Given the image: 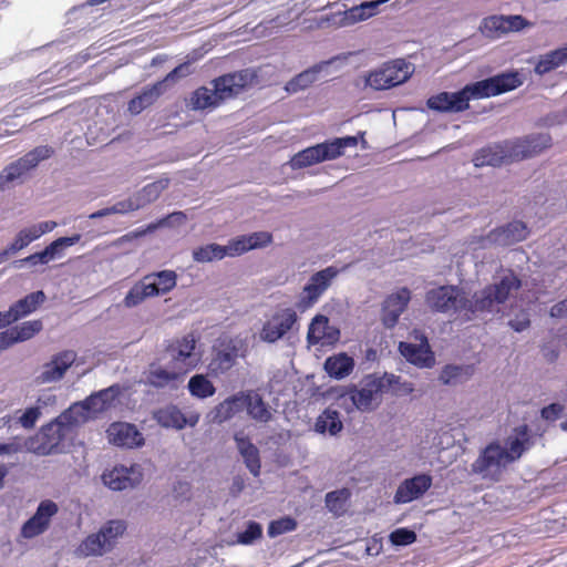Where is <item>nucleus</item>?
Here are the masks:
<instances>
[{"instance_id":"1","label":"nucleus","mask_w":567,"mask_h":567,"mask_svg":"<svg viewBox=\"0 0 567 567\" xmlns=\"http://www.w3.org/2000/svg\"><path fill=\"white\" fill-rule=\"evenodd\" d=\"M519 287L518 278L514 272L508 271L499 282L484 288L472 297L456 286H441L426 293V302L436 311L451 313L467 321L486 312L498 311V306Z\"/></svg>"},{"instance_id":"2","label":"nucleus","mask_w":567,"mask_h":567,"mask_svg":"<svg viewBox=\"0 0 567 567\" xmlns=\"http://www.w3.org/2000/svg\"><path fill=\"white\" fill-rule=\"evenodd\" d=\"M528 449V427L519 425L503 441L496 440L489 443L472 464V471L483 478L497 481Z\"/></svg>"},{"instance_id":"3","label":"nucleus","mask_w":567,"mask_h":567,"mask_svg":"<svg viewBox=\"0 0 567 567\" xmlns=\"http://www.w3.org/2000/svg\"><path fill=\"white\" fill-rule=\"evenodd\" d=\"M399 381L394 374L385 373L383 377L367 375L358 385L351 386L339 399L349 400L353 408L361 412H371L379 408L383 393L389 385Z\"/></svg>"},{"instance_id":"4","label":"nucleus","mask_w":567,"mask_h":567,"mask_svg":"<svg viewBox=\"0 0 567 567\" xmlns=\"http://www.w3.org/2000/svg\"><path fill=\"white\" fill-rule=\"evenodd\" d=\"M176 284L177 275L173 270L148 274L132 286L123 299V305L125 308H135L148 298L168 293Z\"/></svg>"},{"instance_id":"5","label":"nucleus","mask_w":567,"mask_h":567,"mask_svg":"<svg viewBox=\"0 0 567 567\" xmlns=\"http://www.w3.org/2000/svg\"><path fill=\"white\" fill-rule=\"evenodd\" d=\"M125 530V522L121 519L109 520L99 532L87 535L75 548L74 554L83 558L103 556L115 547Z\"/></svg>"},{"instance_id":"6","label":"nucleus","mask_w":567,"mask_h":567,"mask_svg":"<svg viewBox=\"0 0 567 567\" xmlns=\"http://www.w3.org/2000/svg\"><path fill=\"white\" fill-rule=\"evenodd\" d=\"M74 436L71 426L59 416L51 423L42 426L37 434L32 450L39 455L61 453L70 445Z\"/></svg>"},{"instance_id":"7","label":"nucleus","mask_w":567,"mask_h":567,"mask_svg":"<svg viewBox=\"0 0 567 567\" xmlns=\"http://www.w3.org/2000/svg\"><path fill=\"white\" fill-rule=\"evenodd\" d=\"M413 72V64L402 59L393 60L364 75V85L373 90H388L408 81Z\"/></svg>"},{"instance_id":"8","label":"nucleus","mask_w":567,"mask_h":567,"mask_svg":"<svg viewBox=\"0 0 567 567\" xmlns=\"http://www.w3.org/2000/svg\"><path fill=\"white\" fill-rule=\"evenodd\" d=\"M166 355L169 367L182 372L183 375L195 369L202 360V353L197 349V340L192 333L169 344Z\"/></svg>"},{"instance_id":"9","label":"nucleus","mask_w":567,"mask_h":567,"mask_svg":"<svg viewBox=\"0 0 567 567\" xmlns=\"http://www.w3.org/2000/svg\"><path fill=\"white\" fill-rule=\"evenodd\" d=\"M340 274V269L336 266H329L322 270L315 272L302 288L301 293L296 302V307L300 311H306L313 307L321 296L329 289L333 280Z\"/></svg>"},{"instance_id":"10","label":"nucleus","mask_w":567,"mask_h":567,"mask_svg":"<svg viewBox=\"0 0 567 567\" xmlns=\"http://www.w3.org/2000/svg\"><path fill=\"white\" fill-rule=\"evenodd\" d=\"M524 82L518 71L502 73L486 80L472 83L474 99H486L513 91Z\"/></svg>"},{"instance_id":"11","label":"nucleus","mask_w":567,"mask_h":567,"mask_svg":"<svg viewBox=\"0 0 567 567\" xmlns=\"http://www.w3.org/2000/svg\"><path fill=\"white\" fill-rule=\"evenodd\" d=\"M508 162L535 156L551 145L548 134H533L503 143Z\"/></svg>"},{"instance_id":"12","label":"nucleus","mask_w":567,"mask_h":567,"mask_svg":"<svg viewBox=\"0 0 567 567\" xmlns=\"http://www.w3.org/2000/svg\"><path fill=\"white\" fill-rule=\"evenodd\" d=\"M200 419L195 410L183 411L175 404H167L154 412V420L165 429L182 431L185 427H195Z\"/></svg>"},{"instance_id":"13","label":"nucleus","mask_w":567,"mask_h":567,"mask_svg":"<svg viewBox=\"0 0 567 567\" xmlns=\"http://www.w3.org/2000/svg\"><path fill=\"white\" fill-rule=\"evenodd\" d=\"M52 151L47 146L38 147L14 163H11L0 173V187L20 179L28 171L35 167L41 161L50 157Z\"/></svg>"},{"instance_id":"14","label":"nucleus","mask_w":567,"mask_h":567,"mask_svg":"<svg viewBox=\"0 0 567 567\" xmlns=\"http://www.w3.org/2000/svg\"><path fill=\"white\" fill-rule=\"evenodd\" d=\"M297 312L291 308L277 310L262 326L260 340L274 343L284 338L297 323Z\"/></svg>"},{"instance_id":"15","label":"nucleus","mask_w":567,"mask_h":567,"mask_svg":"<svg viewBox=\"0 0 567 567\" xmlns=\"http://www.w3.org/2000/svg\"><path fill=\"white\" fill-rule=\"evenodd\" d=\"M388 1L389 0H375L362 2L361 4L354 6L348 10L332 13L324 20L336 28L350 27L378 14L379 7Z\"/></svg>"},{"instance_id":"16","label":"nucleus","mask_w":567,"mask_h":567,"mask_svg":"<svg viewBox=\"0 0 567 567\" xmlns=\"http://www.w3.org/2000/svg\"><path fill=\"white\" fill-rule=\"evenodd\" d=\"M474 99L472 84L458 92H441L427 100V106L439 112L457 113L468 109V102Z\"/></svg>"},{"instance_id":"17","label":"nucleus","mask_w":567,"mask_h":567,"mask_svg":"<svg viewBox=\"0 0 567 567\" xmlns=\"http://www.w3.org/2000/svg\"><path fill=\"white\" fill-rule=\"evenodd\" d=\"M59 506L51 499H43L35 513L22 525L21 536L27 539L34 538L47 532L52 518L58 514Z\"/></svg>"},{"instance_id":"18","label":"nucleus","mask_w":567,"mask_h":567,"mask_svg":"<svg viewBox=\"0 0 567 567\" xmlns=\"http://www.w3.org/2000/svg\"><path fill=\"white\" fill-rule=\"evenodd\" d=\"M529 25L530 22L518 14L491 16L482 21L480 29L485 37L499 39L509 32H518Z\"/></svg>"},{"instance_id":"19","label":"nucleus","mask_w":567,"mask_h":567,"mask_svg":"<svg viewBox=\"0 0 567 567\" xmlns=\"http://www.w3.org/2000/svg\"><path fill=\"white\" fill-rule=\"evenodd\" d=\"M143 480L142 467L137 464L130 466L116 465L102 474V482L113 491H123L138 485Z\"/></svg>"},{"instance_id":"20","label":"nucleus","mask_w":567,"mask_h":567,"mask_svg":"<svg viewBox=\"0 0 567 567\" xmlns=\"http://www.w3.org/2000/svg\"><path fill=\"white\" fill-rule=\"evenodd\" d=\"M433 478L430 474L421 473L405 478L398 486L394 494V503L406 504L421 498L432 486Z\"/></svg>"},{"instance_id":"21","label":"nucleus","mask_w":567,"mask_h":567,"mask_svg":"<svg viewBox=\"0 0 567 567\" xmlns=\"http://www.w3.org/2000/svg\"><path fill=\"white\" fill-rule=\"evenodd\" d=\"M110 444L118 447L134 449L144 444V436L138 429L127 422H114L106 429Z\"/></svg>"},{"instance_id":"22","label":"nucleus","mask_w":567,"mask_h":567,"mask_svg":"<svg viewBox=\"0 0 567 567\" xmlns=\"http://www.w3.org/2000/svg\"><path fill=\"white\" fill-rule=\"evenodd\" d=\"M413 342H400L399 350L401 354L411 363L419 368H431L435 363V358L431 351L427 339L422 333L415 334Z\"/></svg>"},{"instance_id":"23","label":"nucleus","mask_w":567,"mask_h":567,"mask_svg":"<svg viewBox=\"0 0 567 567\" xmlns=\"http://www.w3.org/2000/svg\"><path fill=\"white\" fill-rule=\"evenodd\" d=\"M76 353L72 350L62 351L52 357V359L42 365L37 381L40 384L53 383L60 381L66 370L75 362Z\"/></svg>"},{"instance_id":"24","label":"nucleus","mask_w":567,"mask_h":567,"mask_svg":"<svg viewBox=\"0 0 567 567\" xmlns=\"http://www.w3.org/2000/svg\"><path fill=\"white\" fill-rule=\"evenodd\" d=\"M254 79L255 74L252 71L243 70L215 80L214 87L221 102L239 94L246 86L254 82Z\"/></svg>"},{"instance_id":"25","label":"nucleus","mask_w":567,"mask_h":567,"mask_svg":"<svg viewBox=\"0 0 567 567\" xmlns=\"http://www.w3.org/2000/svg\"><path fill=\"white\" fill-rule=\"evenodd\" d=\"M528 235L527 227L522 221H513L506 227L492 231L487 237L482 238L477 244L482 248L492 245L509 246L524 240Z\"/></svg>"},{"instance_id":"26","label":"nucleus","mask_w":567,"mask_h":567,"mask_svg":"<svg viewBox=\"0 0 567 567\" xmlns=\"http://www.w3.org/2000/svg\"><path fill=\"white\" fill-rule=\"evenodd\" d=\"M185 375L174 368L166 365L151 364L148 370L145 372V381L150 385L158 389L176 390L183 384Z\"/></svg>"},{"instance_id":"27","label":"nucleus","mask_w":567,"mask_h":567,"mask_svg":"<svg viewBox=\"0 0 567 567\" xmlns=\"http://www.w3.org/2000/svg\"><path fill=\"white\" fill-rule=\"evenodd\" d=\"M410 299L411 291L408 288H400L385 298L382 305L381 320L386 328H393L398 323Z\"/></svg>"},{"instance_id":"28","label":"nucleus","mask_w":567,"mask_h":567,"mask_svg":"<svg viewBox=\"0 0 567 567\" xmlns=\"http://www.w3.org/2000/svg\"><path fill=\"white\" fill-rule=\"evenodd\" d=\"M339 338V329L330 324L328 317L317 315L311 320L307 333V340L310 344L330 346L334 344Z\"/></svg>"},{"instance_id":"29","label":"nucleus","mask_w":567,"mask_h":567,"mask_svg":"<svg viewBox=\"0 0 567 567\" xmlns=\"http://www.w3.org/2000/svg\"><path fill=\"white\" fill-rule=\"evenodd\" d=\"M245 410V391H239L217 404L208 414L214 423H224Z\"/></svg>"},{"instance_id":"30","label":"nucleus","mask_w":567,"mask_h":567,"mask_svg":"<svg viewBox=\"0 0 567 567\" xmlns=\"http://www.w3.org/2000/svg\"><path fill=\"white\" fill-rule=\"evenodd\" d=\"M58 224L53 220L40 221L21 228L11 243V250L20 251L44 234L52 231Z\"/></svg>"},{"instance_id":"31","label":"nucleus","mask_w":567,"mask_h":567,"mask_svg":"<svg viewBox=\"0 0 567 567\" xmlns=\"http://www.w3.org/2000/svg\"><path fill=\"white\" fill-rule=\"evenodd\" d=\"M360 141L362 142L363 148H365L363 133H360L358 136L337 137L320 143L323 161H333L341 157L344 155L347 148L357 147Z\"/></svg>"},{"instance_id":"32","label":"nucleus","mask_w":567,"mask_h":567,"mask_svg":"<svg viewBox=\"0 0 567 567\" xmlns=\"http://www.w3.org/2000/svg\"><path fill=\"white\" fill-rule=\"evenodd\" d=\"M245 410L252 420L267 423L272 417V412L262 396L252 390L245 391Z\"/></svg>"},{"instance_id":"33","label":"nucleus","mask_w":567,"mask_h":567,"mask_svg":"<svg viewBox=\"0 0 567 567\" xmlns=\"http://www.w3.org/2000/svg\"><path fill=\"white\" fill-rule=\"evenodd\" d=\"M354 359L346 352L330 355L324 361V371L330 378L342 380L349 377L354 369Z\"/></svg>"},{"instance_id":"34","label":"nucleus","mask_w":567,"mask_h":567,"mask_svg":"<svg viewBox=\"0 0 567 567\" xmlns=\"http://www.w3.org/2000/svg\"><path fill=\"white\" fill-rule=\"evenodd\" d=\"M118 394L120 388L116 385H112L107 389L101 390L100 392L92 394L86 400H84L93 419L96 417L97 414L112 408Z\"/></svg>"},{"instance_id":"35","label":"nucleus","mask_w":567,"mask_h":567,"mask_svg":"<svg viewBox=\"0 0 567 567\" xmlns=\"http://www.w3.org/2000/svg\"><path fill=\"white\" fill-rule=\"evenodd\" d=\"M166 92L164 82H156L143 90V92L132 99L128 103V111L132 114H140L143 110L154 104L157 99Z\"/></svg>"},{"instance_id":"36","label":"nucleus","mask_w":567,"mask_h":567,"mask_svg":"<svg viewBox=\"0 0 567 567\" xmlns=\"http://www.w3.org/2000/svg\"><path fill=\"white\" fill-rule=\"evenodd\" d=\"M334 61H324L321 62L303 72L298 74L291 81H289L286 85V90L289 93H296L299 90H303L311 85L318 79V74L324 70H327Z\"/></svg>"},{"instance_id":"37","label":"nucleus","mask_w":567,"mask_h":567,"mask_svg":"<svg viewBox=\"0 0 567 567\" xmlns=\"http://www.w3.org/2000/svg\"><path fill=\"white\" fill-rule=\"evenodd\" d=\"M567 63V47L540 55L535 64V73L544 75Z\"/></svg>"},{"instance_id":"38","label":"nucleus","mask_w":567,"mask_h":567,"mask_svg":"<svg viewBox=\"0 0 567 567\" xmlns=\"http://www.w3.org/2000/svg\"><path fill=\"white\" fill-rule=\"evenodd\" d=\"M235 441L250 473L255 476L259 475L260 461L257 447L240 433L235 435Z\"/></svg>"},{"instance_id":"39","label":"nucleus","mask_w":567,"mask_h":567,"mask_svg":"<svg viewBox=\"0 0 567 567\" xmlns=\"http://www.w3.org/2000/svg\"><path fill=\"white\" fill-rule=\"evenodd\" d=\"M323 156L320 144L307 147L292 156L289 165L292 169H300L322 163Z\"/></svg>"},{"instance_id":"40","label":"nucleus","mask_w":567,"mask_h":567,"mask_svg":"<svg viewBox=\"0 0 567 567\" xmlns=\"http://www.w3.org/2000/svg\"><path fill=\"white\" fill-rule=\"evenodd\" d=\"M343 427L340 415L337 411L327 409L316 420L315 430L318 433L330 435L338 434Z\"/></svg>"},{"instance_id":"41","label":"nucleus","mask_w":567,"mask_h":567,"mask_svg":"<svg viewBox=\"0 0 567 567\" xmlns=\"http://www.w3.org/2000/svg\"><path fill=\"white\" fill-rule=\"evenodd\" d=\"M475 166H497L507 163V156L503 143L483 148L474 158Z\"/></svg>"},{"instance_id":"42","label":"nucleus","mask_w":567,"mask_h":567,"mask_svg":"<svg viewBox=\"0 0 567 567\" xmlns=\"http://www.w3.org/2000/svg\"><path fill=\"white\" fill-rule=\"evenodd\" d=\"M168 186L167 178H161L156 182L147 184L140 192L133 195V198L136 204H138V209L155 202L162 192L166 189Z\"/></svg>"},{"instance_id":"43","label":"nucleus","mask_w":567,"mask_h":567,"mask_svg":"<svg viewBox=\"0 0 567 567\" xmlns=\"http://www.w3.org/2000/svg\"><path fill=\"white\" fill-rule=\"evenodd\" d=\"M237 349L235 346L226 344L219 349L214 359L212 360L209 368L214 373H223L229 370L237 359Z\"/></svg>"},{"instance_id":"44","label":"nucleus","mask_w":567,"mask_h":567,"mask_svg":"<svg viewBox=\"0 0 567 567\" xmlns=\"http://www.w3.org/2000/svg\"><path fill=\"white\" fill-rule=\"evenodd\" d=\"M59 417L70 425L73 432L78 425L93 419L85 401L74 403L66 411L61 413Z\"/></svg>"},{"instance_id":"45","label":"nucleus","mask_w":567,"mask_h":567,"mask_svg":"<svg viewBox=\"0 0 567 567\" xmlns=\"http://www.w3.org/2000/svg\"><path fill=\"white\" fill-rule=\"evenodd\" d=\"M45 299L43 291H35L23 299H20L16 303L10 307V310L13 316L17 317V321L30 313H32L40 303H42Z\"/></svg>"},{"instance_id":"46","label":"nucleus","mask_w":567,"mask_h":567,"mask_svg":"<svg viewBox=\"0 0 567 567\" xmlns=\"http://www.w3.org/2000/svg\"><path fill=\"white\" fill-rule=\"evenodd\" d=\"M220 100L215 87H199L190 96L189 105L193 110H206L217 106Z\"/></svg>"},{"instance_id":"47","label":"nucleus","mask_w":567,"mask_h":567,"mask_svg":"<svg viewBox=\"0 0 567 567\" xmlns=\"http://www.w3.org/2000/svg\"><path fill=\"white\" fill-rule=\"evenodd\" d=\"M81 239V235L75 234L71 237H60L55 240H53L49 246L42 250L45 262L49 264L50 261L62 258L64 256V250L68 247H71L79 243Z\"/></svg>"},{"instance_id":"48","label":"nucleus","mask_w":567,"mask_h":567,"mask_svg":"<svg viewBox=\"0 0 567 567\" xmlns=\"http://www.w3.org/2000/svg\"><path fill=\"white\" fill-rule=\"evenodd\" d=\"M187 389L192 396L200 400L210 398L216 392L213 382L204 374L193 375L188 381Z\"/></svg>"},{"instance_id":"49","label":"nucleus","mask_w":567,"mask_h":567,"mask_svg":"<svg viewBox=\"0 0 567 567\" xmlns=\"http://www.w3.org/2000/svg\"><path fill=\"white\" fill-rule=\"evenodd\" d=\"M350 496L351 492L348 488L330 492L326 495V506L331 513L340 516L347 511Z\"/></svg>"},{"instance_id":"50","label":"nucleus","mask_w":567,"mask_h":567,"mask_svg":"<svg viewBox=\"0 0 567 567\" xmlns=\"http://www.w3.org/2000/svg\"><path fill=\"white\" fill-rule=\"evenodd\" d=\"M226 257L224 246L208 244L193 250V258L197 262H210Z\"/></svg>"},{"instance_id":"51","label":"nucleus","mask_w":567,"mask_h":567,"mask_svg":"<svg viewBox=\"0 0 567 567\" xmlns=\"http://www.w3.org/2000/svg\"><path fill=\"white\" fill-rule=\"evenodd\" d=\"M471 374V367L446 365L440 374V381L444 384H456L468 379Z\"/></svg>"},{"instance_id":"52","label":"nucleus","mask_w":567,"mask_h":567,"mask_svg":"<svg viewBox=\"0 0 567 567\" xmlns=\"http://www.w3.org/2000/svg\"><path fill=\"white\" fill-rule=\"evenodd\" d=\"M16 338L17 343L30 340L42 329V322L40 320H31L22 322L19 326L11 328Z\"/></svg>"},{"instance_id":"53","label":"nucleus","mask_w":567,"mask_h":567,"mask_svg":"<svg viewBox=\"0 0 567 567\" xmlns=\"http://www.w3.org/2000/svg\"><path fill=\"white\" fill-rule=\"evenodd\" d=\"M193 73L192 63L184 62L171 71L161 82H164L166 91L178 80L184 79Z\"/></svg>"},{"instance_id":"54","label":"nucleus","mask_w":567,"mask_h":567,"mask_svg":"<svg viewBox=\"0 0 567 567\" xmlns=\"http://www.w3.org/2000/svg\"><path fill=\"white\" fill-rule=\"evenodd\" d=\"M297 527V523L291 517H284L278 520H274L270 523L268 527V534L270 537H276L278 535L292 532Z\"/></svg>"},{"instance_id":"55","label":"nucleus","mask_w":567,"mask_h":567,"mask_svg":"<svg viewBox=\"0 0 567 567\" xmlns=\"http://www.w3.org/2000/svg\"><path fill=\"white\" fill-rule=\"evenodd\" d=\"M244 236L249 250L266 247L272 241V236L268 231H256Z\"/></svg>"},{"instance_id":"56","label":"nucleus","mask_w":567,"mask_h":567,"mask_svg":"<svg viewBox=\"0 0 567 567\" xmlns=\"http://www.w3.org/2000/svg\"><path fill=\"white\" fill-rule=\"evenodd\" d=\"M226 256L236 257L249 251L245 236H238L224 246Z\"/></svg>"},{"instance_id":"57","label":"nucleus","mask_w":567,"mask_h":567,"mask_svg":"<svg viewBox=\"0 0 567 567\" xmlns=\"http://www.w3.org/2000/svg\"><path fill=\"white\" fill-rule=\"evenodd\" d=\"M390 539L396 546H406L415 542L416 535L412 530L399 528L391 533Z\"/></svg>"},{"instance_id":"58","label":"nucleus","mask_w":567,"mask_h":567,"mask_svg":"<svg viewBox=\"0 0 567 567\" xmlns=\"http://www.w3.org/2000/svg\"><path fill=\"white\" fill-rule=\"evenodd\" d=\"M41 414L42 412L40 411V408H28L19 416V423L24 429H32L35 425L37 421L40 419Z\"/></svg>"},{"instance_id":"59","label":"nucleus","mask_w":567,"mask_h":567,"mask_svg":"<svg viewBox=\"0 0 567 567\" xmlns=\"http://www.w3.org/2000/svg\"><path fill=\"white\" fill-rule=\"evenodd\" d=\"M261 536V527L257 523H250L245 532L239 534L238 540L241 544H251Z\"/></svg>"},{"instance_id":"60","label":"nucleus","mask_w":567,"mask_h":567,"mask_svg":"<svg viewBox=\"0 0 567 567\" xmlns=\"http://www.w3.org/2000/svg\"><path fill=\"white\" fill-rule=\"evenodd\" d=\"M137 209H138V204L135 203L133 196L109 207V212L111 215L112 214H127L130 212H134Z\"/></svg>"},{"instance_id":"61","label":"nucleus","mask_w":567,"mask_h":567,"mask_svg":"<svg viewBox=\"0 0 567 567\" xmlns=\"http://www.w3.org/2000/svg\"><path fill=\"white\" fill-rule=\"evenodd\" d=\"M529 313L527 310H520L514 318H512L508 324L517 332H522L529 327Z\"/></svg>"},{"instance_id":"62","label":"nucleus","mask_w":567,"mask_h":567,"mask_svg":"<svg viewBox=\"0 0 567 567\" xmlns=\"http://www.w3.org/2000/svg\"><path fill=\"white\" fill-rule=\"evenodd\" d=\"M161 227H164L163 224H162V219L157 220L156 223H152L150 225H147V227L145 229H142V230H136V231H132L130 234H126L124 236H122L120 239H118V243H125V241H128V240H133V239H136L147 233H153L155 231L156 229L161 228Z\"/></svg>"},{"instance_id":"63","label":"nucleus","mask_w":567,"mask_h":567,"mask_svg":"<svg viewBox=\"0 0 567 567\" xmlns=\"http://www.w3.org/2000/svg\"><path fill=\"white\" fill-rule=\"evenodd\" d=\"M186 221V215L183 212H174L168 216L162 218L164 227H178Z\"/></svg>"},{"instance_id":"64","label":"nucleus","mask_w":567,"mask_h":567,"mask_svg":"<svg viewBox=\"0 0 567 567\" xmlns=\"http://www.w3.org/2000/svg\"><path fill=\"white\" fill-rule=\"evenodd\" d=\"M32 265V266H35V265H45V259H44V256H43V252L40 251V252H35V254H32L23 259H20V260H16L13 262V266L16 268H20L22 267L23 265Z\"/></svg>"}]
</instances>
